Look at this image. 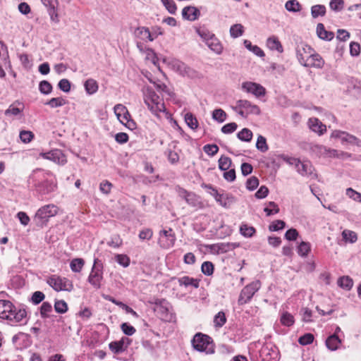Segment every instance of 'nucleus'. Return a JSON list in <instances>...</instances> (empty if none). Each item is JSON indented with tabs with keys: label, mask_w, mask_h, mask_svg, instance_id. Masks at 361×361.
I'll use <instances>...</instances> for the list:
<instances>
[{
	"label": "nucleus",
	"mask_w": 361,
	"mask_h": 361,
	"mask_svg": "<svg viewBox=\"0 0 361 361\" xmlns=\"http://www.w3.org/2000/svg\"><path fill=\"white\" fill-rule=\"evenodd\" d=\"M204 152L209 156L213 157L217 154L219 147L216 145H206L203 147Z\"/></svg>",
	"instance_id": "62"
},
{
	"label": "nucleus",
	"mask_w": 361,
	"mask_h": 361,
	"mask_svg": "<svg viewBox=\"0 0 361 361\" xmlns=\"http://www.w3.org/2000/svg\"><path fill=\"white\" fill-rule=\"evenodd\" d=\"M202 271L207 276H211L214 272V265L211 262H204L201 267Z\"/></svg>",
	"instance_id": "59"
},
{
	"label": "nucleus",
	"mask_w": 361,
	"mask_h": 361,
	"mask_svg": "<svg viewBox=\"0 0 361 361\" xmlns=\"http://www.w3.org/2000/svg\"><path fill=\"white\" fill-rule=\"evenodd\" d=\"M116 262L123 267H127L130 264V258L123 254H117L115 255Z\"/></svg>",
	"instance_id": "52"
},
{
	"label": "nucleus",
	"mask_w": 361,
	"mask_h": 361,
	"mask_svg": "<svg viewBox=\"0 0 361 361\" xmlns=\"http://www.w3.org/2000/svg\"><path fill=\"white\" fill-rule=\"evenodd\" d=\"M143 54H145L146 60L150 61L155 66H157L160 71V68L157 65V56L152 49L148 48Z\"/></svg>",
	"instance_id": "40"
},
{
	"label": "nucleus",
	"mask_w": 361,
	"mask_h": 361,
	"mask_svg": "<svg viewBox=\"0 0 361 361\" xmlns=\"http://www.w3.org/2000/svg\"><path fill=\"white\" fill-rule=\"evenodd\" d=\"M166 154L168 157L169 161L172 164H176L179 161V155L177 152L173 150L171 148H169Z\"/></svg>",
	"instance_id": "54"
},
{
	"label": "nucleus",
	"mask_w": 361,
	"mask_h": 361,
	"mask_svg": "<svg viewBox=\"0 0 361 361\" xmlns=\"http://www.w3.org/2000/svg\"><path fill=\"white\" fill-rule=\"evenodd\" d=\"M46 282L56 292H71L73 290V282L68 279L59 275L54 274L47 277Z\"/></svg>",
	"instance_id": "5"
},
{
	"label": "nucleus",
	"mask_w": 361,
	"mask_h": 361,
	"mask_svg": "<svg viewBox=\"0 0 361 361\" xmlns=\"http://www.w3.org/2000/svg\"><path fill=\"white\" fill-rule=\"evenodd\" d=\"M185 121L191 129H196L198 127L197 118L191 113H187L185 116Z\"/></svg>",
	"instance_id": "48"
},
{
	"label": "nucleus",
	"mask_w": 361,
	"mask_h": 361,
	"mask_svg": "<svg viewBox=\"0 0 361 361\" xmlns=\"http://www.w3.org/2000/svg\"><path fill=\"white\" fill-rule=\"evenodd\" d=\"M59 207L54 204H49L41 207L35 214L33 220L38 227H44L47 225L50 218L57 215Z\"/></svg>",
	"instance_id": "3"
},
{
	"label": "nucleus",
	"mask_w": 361,
	"mask_h": 361,
	"mask_svg": "<svg viewBox=\"0 0 361 361\" xmlns=\"http://www.w3.org/2000/svg\"><path fill=\"white\" fill-rule=\"evenodd\" d=\"M242 90L247 93H251L256 97L264 96L265 88L260 84L253 82H244L242 84Z\"/></svg>",
	"instance_id": "13"
},
{
	"label": "nucleus",
	"mask_w": 361,
	"mask_h": 361,
	"mask_svg": "<svg viewBox=\"0 0 361 361\" xmlns=\"http://www.w3.org/2000/svg\"><path fill=\"white\" fill-rule=\"evenodd\" d=\"M226 322L225 314L223 312H218L214 319V325L217 327H221Z\"/></svg>",
	"instance_id": "57"
},
{
	"label": "nucleus",
	"mask_w": 361,
	"mask_h": 361,
	"mask_svg": "<svg viewBox=\"0 0 361 361\" xmlns=\"http://www.w3.org/2000/svg\"><path fill=\"white\" fill-rule=\"evenodd\" d=\"M244 45L245 47L248 49L250 50V51H252L253 54H255V55H257V56H259V57H263L264 56V53L262 49H261V48H259L258 46L257 45H252L251 42L247 40V39H245L244 41Z\"/></svg>",
	"instance_id": "32"
},
{
	"label": "nucleus",
	"mask_w": 361,
	"mask_h": 361,
	"mask_svg": "<svg viewBox=\"0 0 361 361\" xmlns=\"http://www.w3.org/2000/svg\"><path fill=\"white\" fill-rule=\"evenodd\" d=\"M233 109L243 118H246L250 114L259 115L261 113L258 106L246 99L238 100L235 106H233Z\"/></svg>",
	"instance_id": "7"
},
{
	"label": "nucleus",
	"mask_w": 361,
	"mask_h": 361,
	"mask_svg": "<svg viewBox=\"0 0 361 361\" xmlns=\"http://www.w3.org/2000/svg\"><path fill=\"white\" fill-rule=\"evenodd\" d=\"M192 344L197 351L204 352L207 354H212L214 352L211 338L207 335L200 333L195 334L192 340Z\"/></svg>",
	"instance_id": "6"
},
{
	"label": "nucleus",
	"mask_w": 361,
	"mask_h": 361,
	"mask_svg": "<svg viewBox=\"0 0 361 361\" xmlns=\"http://www.w3.org/2000/svg\"><path fill=\"white\" fill-rule=\"evenodd\" d=\"M39 155L44 159L52 161L58 164L63 165L67 161L65 155L60 149H54L48 152L40 153Z\"/></svg>",
	"instance_id": "14"
},
{
	"label": "nucleus",
	"mask_w": 361,
	"mask_h": 361,
	"mask_svg": "<svg viewBox=\"0 0 361 361\" xmlns=\"http://www.w3.org/2000/svg\"><path fill=\"white\" fill-rule=\"evenodd\" d=\"M23 110V105L19 102H15L11 104L5 111L6 116H16L21 114Z\"/></svg>",
	"instance_id": "22"
},
{
	"label": "nucleus",
	"mask_w": 361,
	"mask_h": 361,
	"mask_svg": "<svg viewBox=\"0 0 361 361\" xmlns=\"http://www.w3.org/2000/svg\"><path fill=\"white\" fill-rule=\"evenodd\" d=\"M84 87L88 94L96 93L99 88L97 82L92 78L87 79L84 83Z\"/></svg>",
	"instance_id": "29"
},
{
	"label": "nucleus",
	"mask_w": 361,
	"mask_h": 361,
	"mask_svg": "<svg viewBox=\"0 0 361 361\" xmlns=\"http://www.w3.org/2000/svg\"><path fill=\"white\" fill-rule=\"evenodd\" d=\"M52 311V306L48 302H44L40 307V314L42 318H47Z\"/></svg>",
	"instance_id": "53"
},
{
	"label": "nucleus",
	"mask_w": 361,
	"mask_h": 361,
	"mask_svg": "<svg viewBox=\"0 0 361 361\" xmlns=\"http://www.w3.org/2000/svg\"><path fill=\"white\" fill-rule=\"evenodd\" d=\"M163 6L171 14H175L177 11V6L173 0H161Z\"/></svg>",
	"instance_id": "44"
},
{
	"label": "nucleus",
	"mask_w": 361,
	"mask_h": 361,
	"mask_svg": "<svg viewBox=\"0 0 361 361\" xmlns=\"http://www.w3.org/2000/svg\"><path fill=\"white\" fill-rule=\"evenodd\" d=\"M285 8L290 12H298L300 11L301 6L296 0H288L285 4Z\"/></svg>",
	"instance_id": "42"
},
{
	"label": "nucleus",
	"mask_w": 361,
	"mask_h": 361,
	"mask_svg": "<svg viewBox=\"0 0 361 361\" xmlns=\"http://www.w3.org/2000/svg\"><path fill=\"white\" fill-rule=\"evenodd\" d=\"M212 118L219 123H223L226 119V114L223 109H217L213 111Z\"/></svg>",
	"instance_id": "51"
},
{
	"label": "nucleus",
	"mask_w": 361,
	"mask_h": 361,
	"mask_svg": "<svg viewBox=\"0 0 361 361\" xmlns=\"http://www.w3.org/2000/svg\"><path fill=\"white\" fill-rule=\"evenodd\" d=\"M134 34L136 37L140 39L142 41L152 42V36L150 35V30L147 27H138L135 29Z\"/></svg>",
	"instance_id": "23"
},
{
	"label": "nucleus",
	"mask_w": 361,
	"mask_h": 361,
	"mask_svg": "<svg viewBox=\"0 0 361 361\" xmlns=\"http://www.w3.org/2000/svg\"><path fill=\"white\" fill-rule=\"evenodd\" d=\"M338 285L345 290H350L353 285V281L349 276H342L338 279Z\"/></svg>",
	"instance_id": "36"
},
{
	"label": "nucleus",
	"mask_w": 361,
	"mask_h": 361,
	"mask_svg": "<svg viewBox=\"0 0 361 361\" xmlns=\"http://www.w3.org/2000/svg\"><path fill=\"white\" fill-rule=\"evenodd\" d=\"M96 261L92 268L91 272L88 276V282L95 288L98 289L101 286V281L103 279V271L102 267L96 264Z\"/></svg>",
	"instance_id": "12"
},
{
	"label": "nucleus",
	"mask_w": 361,
	"mask_h": 361,
	"mask_svg": "<svg viewBox=\"0 0 361 361\" xmlns=\"http://www.w3.org/2000/svg\"><path fill=\"white\" fill-rule=\"evenodd\" d=\"M308 126L311 130L319 134H324L326 130V126L317 118H310L308 120Z\"/></svg>",
	"instance_id": "18"
},
{
	"label": "nucleus",
	"mask_w": 361,
	"mask_h": 361,
	"mask_svg": "<svg viewBox=\"0 0 361 361\" xmlns=\"http://www.w3.org/2000/svg\"><path fill=\"white\" fill-rule=\"evenodd\" d=\"M122 244L123 240L121 238V237L118 235L112 236L111 239L107 242V245L109 247L116 249L120 247L122 245Z\"/></svg>",
	"instance_id": "56"
},
{
	"label": "nucleus",
	"mask_w": 361,
	"mask_h": 361,
	"mask_svg": "<svg viewBox=\"0 0 361 361\" xmlns=\"http://www.w3.org/2000/svg\"><path fill=\"white\" fill-rule=\"evenodd\" d=\"M344 1L343 0H331L330 8L334 11H341L343 8Z\"/></svg>",
	"instance_id": "60"
},
{
	"label": "nucleus",
	"mask_w": 361,
	"mask_h": 361,
	"mask_svg": "<svg viewBox=\"0 0 361 361\" xmlns=\"http://www.w3.org/2000/svg\"><path fill=\"white\" fill-rule=\"evenodd\" d=\"M206 44L212 51L217 54H220L222 52L223 47L219 39L215 37L214 35H213L212 38L209 39Z\"/></svg>",
	"instance_id": "28"
},
{
	"label": "nucleus",
	"mask_w": 361,
	"mask_h": 361,
	"mask_svg": "<svg viewBox=\"0 0 361 361\" xmlns=\"http://www.w3.org/2000/svg\"><path fill=\"white\" fill-rule=\"evenodd\" d=\"M156 308L155 311L160 316L162 320L171 322L173 319V315L171 312V306L164 299L157 300L155 302Z\"/></svg>",
	"instance_id": "10"
},
{
	"label": "nucleus",
	"mask_w": 361,
	"mask_h": 361,
	"mask_svg": "<svg viewBox=\"0 0 361 361\" xmlns=\"http://www.w3.org/2000/svg\"><path fill=\"white\" fill-rule=\"evenodd\" d=\"M345 194L349 198L353 200L354 201L361 202V193L355 191L353 188H347Z\"/></svg>",
	"instance_id": "58"
},
{
	"label": "nucleus",
	"mask_w": 361,
	"mask_h": 361,
	"mask_svg": "<svg viewBox=\"0 0 361 361\" xmlns=\"http://www.w3.org/2000/svg\"><path fill=\"white\" fill-rule=\"evenodd\" d=\"M145 104L150 111L157 116L166 111L162 98L158 96L149 87L145 86L142 90Z\"/></svg>",
	"instance_id": "2"
},
{
	"label": "nucleus",
	"mask_w": 361,
	"mask_h": 361,
	"mask_svg": "<svg viewBox=\"0 0 361 361\" xmlns=\"http://www.w3.org/2000/svg\"><path fill=\"white\" fill-rule=\"evenodd\" d=\"M314 50L309 45L300 43L296 48V56L299 63L302 65L311 56Z\"/></svg>",
	"instance_id": "15"
},
{
	"label": "nucleus",
	"mask_w": 361,
	"mask_h": 361,
	"mask_svg": "<svg viewBox=\"0 0 361 361\" xmlns=\"http://www.w3.org/2000/svg\"><path fill=\"white\" fill-rule=\"evenodd\" d=\"M176 242V235L172 229L161 230L159 233L158 244L163 249H169L173 247Z\"/></svg>",
	"instance_id": "11"
},
{
	"label": "nucleus",
	"mask_w": 361,
	"mask_h": 361,
	"mask_svg": "<svg viewBox=\"0 0 361 361\" xmlns=\"http://www.w3.org/2000/svg\"><path fill=\"white\" fill-rule=\"evenodd\" d=\"M130 344V341L127 337H123L118 341H113L109 344V349L114 353H119L123 352L127 349L128 345Z\"/></svg>",
	"instance_id": "17"
},
{
	"label": "nucleus",
	"mask_w": 361,
	"mask_h": 361,
	"mask_svg": "<svg viewBox=\"0 0 361 361\" xmlns=\"http://www.w3.org/2000/svg\"><path fill=\"white\" fill-rule=\"evenodd\" d=\"M261 283L259 281H255L247 285L241 290L239 298L238 304L244 305L248 302L255 293L260 288Z\"/></svg>",
	"instance_id": "9"
},
{
	"label": "nucleus",
	"mask_w": 361,
	"mask_h": 361,
	"mask_svg": "<svg viewBox=\"0 0 361 361\" xmlns=\"http://www.w3.org/2000/svg\"><path fill=\"white\" fill-rule=\"evenodd\" d=\"M341 343V340L338 338V335L332 334L329 336L326 340V345L330 350H336L339 348Z\"/></svg>",
	"instance_id": "27"
},
{
	"label": "nucleus",
	"mask_w": 361,
	"mask_h": 361,
	"mask_svg": "<svg viewBox=\"0 0 361 361\" xmlns=\"http://www.w3.org/2000/svg\"><path fill=\"white\" fill-rule=\"evenodd\" d=\"M326 14V7L324 5L317 4L312 6L311 8V15L313 18L319 16H324Z\"/></svg>",
	"instance_id": "34"
},
{
	"label": "nucleus",
	"mask_w": 361,
	"mask_h": 361,
	"mask_svg": "<svg viewBox=\"0 0 361 361\" xmlns=\"http://www.w3.org/2000/svg\"><path fill=\"white\" fill-rule=\"evenodd\" d=\"M84 260L82 259H80V258H75V259H73L71 262V264H70V267H71V270L73 271V272H80L83 266H84Z\"/></svg>",
	"instance_id": "38"
},
{
	"label": "nucleus",
	"mask_w": 361,
	"mask_h": 361,
	"mask_svg": "<svg viewBox=\"0 0 361 361\" xmlns=\"http://www.w3.org/2000/svg\"><path fill=\"white\" fill-rule=\"evenodd\" d=\"M114 111L121 123H125V121L130 117L127 108L121 104H116L114 107Z\"/></svg>",
	"instance_id": "19"
},
{
	"label": "nucleus",
	"mask_w": 361,
	"mask_h": 361,
	"mask_svg": "<svg viewBox=\"0 0 361 361\" xmlns=\"http://www.w3.org/2000/svg\"><path fill=\"white\" fill-rule=\"evenodd\" d=\"M255 228L252 226H248L245 224H243L240 227V233L245 238H251L255 233Z\"/></svg>",
	"instance_id": "35"
},
{
	"label": "nucleus",
	"mask_w": 361,
	"mask_h": 361,
	"mask_svg": "<svg viewBox=\"0 0 361 361\" xmlns=\"http://www.w3.org/2000/svg\"><path fill=\"white\" fill-rule=\"evenodd\" d=\"M294 317L291 314L288 312H284L282 314L281 317V322L283 325L290 326L294 324Z\"/></svg>",
	"instance_id": "49"
},
{
	"label": "nucleus",
	"mask_w": 361,
	"mask_h": 361,
	"mask_svg": "<svg viewBox=\"0 0 361 361\" xmlns=\"http://www.w3.org/2000/svg\"><path fill=\"white\" fill-rule=\"evenodd\" d=\"M311 249V245L309 243L302 242L298 245V253L301 257H306L310 252Z\"/></svg>",
	"instance_id": "46"
},
{
	"label": "nucleus",
	"mask_w": 361,
	"mask_h": 361,
	"mask_svg": "<svg viewBox=\"0 0 361 361\" xmlns=\"http://www.w3.org/2000/svg\"><path fill=\"white\" fill-rule=\"evenodd\" d=\"M324 64V61L322 56L314 51L311 56L302 65L308 68H322Z\"/></svg>",
	"instance_id": "16"
},
{
	"label": "nucleus",
	"mask_w": 361,
	"mask_h": 361,
	"mask_svg": "<svg viewBox=\"0 0 361 361\" xmlns=\"http://www.w3.org/2000/svg\"><path fill=\"white\" fill-rule=\"evenodd\" d=\"M56 188V185L49 181H44L38 186V190L40 192L48 194L53 192Z\"/></svg>",
	"instance_id": "33"
},
{
	"label": "nucleus",
	"mask_w": 361,
	"mask_h": 361,
	"mask_svg": "<svg viewBox=\"0 0 361 361\" xmlns=\"http://www.w3.org/2000/svg\"><path fill=\"white\" fill-rule=\"evenodd\" d=\"M239 140L244 142H250L252 138V133L248 128H243L237 134Z\"/></svg>",
	"instance_id": "41"
},
{
	"label": "nucleus",
	"mask_w": 361,
	"mask_h": 361,
	"mask_svg": "<svg viewBox=\"0 0 361 361\" xmlns=\"http://www.w3.org/2000/svg\"><path fill=\"white\" fill-rule=\"evenodd\" d=\"M232 161L231 159L226 156H221L219 159V168L221 171H227L230 169Z\"/></svg>",
	"instance_id": "39"
},
{
	"label": "nucleus",
	"mask_w": 361,
	"mask_h": 361,
	"mask_svg": "<svg viewBox=\"0 0 361 361\" xmlns=\"http://www.w3.org/2000/svg\"><path fill=\"white\" fill-rule=\"evenodd\" d=\"M200 15V11L195 6H186L182 11L183 18L190 21L197 19Z\"/></svg>",
	"instance_id": "20"
},
{
	"label": "nucleus",
	"mask_w": 361,
	"mask_h": 361,
	"mask_svg": "<svg viewBox=\"0 0 361 361\" xmlns=\"http://www.w3.org/2000/svg\"><path fill=\"white\" fill-rule=\"evenodd\" d=\"M66 102V100L63 97H54L46 102V104L51 108H57L65 105Z\"/></svg>",
	"instance_id": "37"
},
{
	"label": "nucleus",
	"mask_w": 361,
	"mask_h": 361,
	"mask_svg": "<svg viewBox=\"0 0 361 361\" xmlns=\"http://www.w3.org/2000/svg\"><path fill=\"white\" fill-rule=\"evenodd\" d=\"M343 240L345 243H354L357 240V233L353 231L345 229L342 232Z\"/></svg>",
	"instance_id": "31"
},
{
	"label": "nucleus",
	"mask_w": 361,
	"mask_h": 361,
	"mask_svg": "<svg viewBox=\"0 0 361 361\" xmlns=\"http://www.w3.org/2000/svg\"><path fill=\"white\" fill-rule=\"evenodd\" d=\"M163 61L169 66V68L173 71L177 72L183 76H187L190 78H196L200 75L198 72L176 59L164 58Z\"/></svg>",
	"instance_id": "4"
},
{
	"label": "nucleus",
	"mask_w": 361,
	"mask_h": 361,
	"mask_svg": "<svg viewBox=\"0 0 361 361\" xmlns=\"http://www.w3.org/2000/svg\"><path fill=\"white\" fill-rule=\"evenodd\" d=\"M27 312L24 309H17L8 300H0V318L8 320L12 325L26 322Z\"/></svg>",
	"instance_id": "1"
},
{
	"label": "nucleus",
	"mask_w": 361,
	"mask_h": 361,
	"mask_svg": "<svg viewBox=\"0 0 361 361\" xmlns=\"http://www.w3.org/2000/svg\"><path fill=\"white\" fill-rule=\"evenodd\" d=\"M20 139L24 143L30 142L34 137V135L31 131L22 130L20 133Z\"/></svg>",
	"instance_id": "61"
},
{
	"label": "nucleus",
	"mask_w": 361,
	"mask_h": 361,
	"mask_svg": "<svg viewBox=\"0 0 361 361\" xmlns=\"http://www.w3.org/2000/svg\"><path fill=\"white\" fill-rule=\"evenodd\" d=\"M267 46L270 50L277 51L279 53L283 51L282 44L276 36H271L267 39Z\"/></svg>",
	"instance_id": "24"
},
{
	"label": "nucleus",
	"mask_w": 361,
	"mask_h": 361,
	"mask_svg": "<svg viewBox=\"0 0 361 361\" xmlns=\"http://www.w3.org/2000/svg\"><path fill=\"white\" fill-rule=\"evenodd\" d=\"M54 309L56 312L63 314L68 310L67 303L63 300H57L55 302Z\"/></svg>",
	"instance_id": "55"
},
{
	"label": "nucleus",
	"mask_w": 361,
	"mask_h": 361,
	"mask_svg": "<svg viewBox=\"0 0 361 361\" xmlns=\"http://www.w3.org/2000/svg\"><path fill=\"white\" fill-rule=\"evenodd\" d=\"M260 355L266 361H276L278 357L276 351L269 349L267 346L262 348Z\"/></svg>",
	"instance_id": "25"
},
{
	"label": "nucleus",
	"mask_w": 361,
	"mask_h": 361,
	"mask_svg": "<svg viewBox=\"0 0 361 361\" xmlns=\"http://www.w3.org/2000/svg\"><path fill=\"white\" fill-rule=\"evenodd\" d=\"M52 85L47 80H42L39 84V90L43 94H49L52 91Z\"/></svg>",
	"instance_id": "45"
},
{
	"label": "nucleus",
	"mask_w": 361,
	"mask_h": 361,
	"mask_svg": "<svg viewBox=\"0 0 361 361\" xmlns=\"http://www.w3.org/2000/svg\"><path fill=\"white\" fill-rule=\"evenodd\" d=\"M256 147L258 150L262 152H265L268 150L269 147L267 144V140L262 135H259L257 137Z\"/></svg>",
	"instance_id": "50"
},
{
	"label": "nucleus",
	"mask_w": 361,
	"mask_h": 361,
	"mask_svg": "<svg viewBox=\"0 0 361 361\" xmlns=\"http://www.w3.org/2000/svg\"><path fill=\"white\" fill-rule=\"evenodd\" d=\"M178 283L180 286H184L185 287L190 286H193L195 288L199 287V281L189 276H183L180 278L178 279Z\"/></svg>",
	"instance_id": "30"
},
{
	"label": "nucleus",
	"mask_w": 361,
	"mask_h": 361,
	"mask_svg": "<svg viewBox=\"0 0 361 361\" xmlns=\"http://www.w3.org/2000/svg\"><path fill=\"white\" fill-rule=\"evenodd\" d=\"M259 185V180L255 176H252L247 180L246 188L249 190H254Z\"/></svg>",
	"instance_id": "63"
},
{
	"label": "nucleus",
	"mask_w": 361,
	"mask_h": 361,
	"mask_svg": "<svg viewBox=\"0 0 361 361\" xmlns=\"http://www.w3.org/2000/svg\"><path fill=\"white\" fill-rule=\"evenodd\" d=\"M317 34L320 39L328 41L331 40L334 37V32L326 30L322 23L317 24Z\"/></svg>",
	"instance_id": "26"
},
{
	"label": "nucleus",
	"mask_w": 361,
	"mask_h": 361,
	"mask_svg": "<svg viewBox=\"0 0 361 361\" xmlns=\"http://www.w3.org/2000/svg\"><path fill=\"white\" fill-rule=\"evenodd\" d=\"M300 314L302 316V320L305 322H312V312L307 307H303L300 310Z\"/></svg>",
	"instance_id": "64"
},
{
	"label": "nucleus",
	"mask_w": 361,
	"mask_h": 361,
	"mask_svg": "<svg viewBox=\"0 0 361 361\" xmlns=\"http://www.w3.org/2000/svg\"><path fill=\"white\" fill-rule=\"evenodd\" d=\"M283 159L290 166H294L301 176H308L313 173V166L309 161H301L299 159L287 156H283Z\"/></svg>",
	"instance_id": "8"
},
{
	"label": "nucleus",
	"mask_w": 361,
	"mask_h": 361,
	"mask_svg": "<svg viewBox=\"0 0 361 361\" xmlns=\"http://www.w3.org/2000/svg\"><path fill=\"white\" fill-rule=\"evenodd\" d=\"M331 137H334V138L339 139V140H341V141L343 144H345V143H347L348 137H349V133H348L345 131L336 130L331 133Z\"/></svg>",
	"instance_id": "43"
},
{
	"label": "nucleus",
	"mask_w": 361,
	"mask_h": 361,
	"mask_svg": "<svg viewBox=\"0 0 361 361\" xmlns=\"http://www.w3.org/2000/svg\"><path fill=\"white\" fill-rule=\"evenodd\" d=\"M312 149L314 152L319 156L336 157L337 156V151L336 149H328L323 145H314Z\"/></svg>",
	"instance_id": "21"
},
{
	"label": "nucleus",
	"mask_w": 361,
	"mask_h": 361,
	"mask_svg": "<svg viewBox=\"0 0 361 361\" xmlns=\"http://www.w3.org/2000/svg\"><path fill=\"white\" fill-rule=\"evenodd\" d=\"M243 33V26L241 24H235L230 28L231 36L233 38H237L241 36Z\"/></svg>",
	"instance_id": "47"
}]
</instances>
